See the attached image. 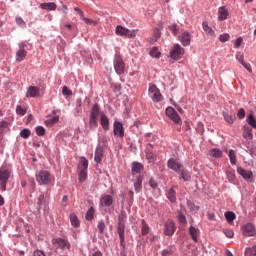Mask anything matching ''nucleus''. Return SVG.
Listing matches in <instances>:
<instances>
[{"label":"nucleus","mask_w":256,"mask_h":256,"mask_svg":"<svg viewBox=\"0 0 256 256\" xmlns=\"http://www.w3.org/2000/svg\"><path fill=\"white\" fill-rule=\"evenodd\" d=\"M36 180L40 185H49L51 181H53V176H51V173L47 170H41L36 175Z\"/></svg>","instance_id":"nucleus-1"},{"label":"nucleus","mask_w":256,"mask_h":256,"mask_svg":"<svg viewBox=\"0 0 256 256\" xmlns=\"http://www.w3.org/2000/svg\"><path fill=\"white\" fill-rule=\"evenodd\" d=\"M11 177V171L6 168H0V191H7V182Z\"/></svg>","instance_id":"nucleus-2"},{"label":"nucleus","mask_w":256,"mask_h":256,"mask_svg":"<svg viewBox=\"0 0 256 256\" xmlns=\"http://www.w3.org/2000/svg\"><path fill=\"white\" fill-rule=\"evenodd\" d=\"M87 169H89V162L83 161L78 164V179L79 183L87 181Z\"/></svg>","instance_id":"nucleus-3"},{"label":"nucleus","mask_w":256,"mask_h":256,"mask_svg":"<svg viewBox=\"0 0 256 256\" xmlns=\"http://www.w3.org/2000/svg\"><path fill=\"white\" fill-rule=\"evenodd\" d=\"M148 95L154 103H161V101H163L161 90H159L155 85H150Z\"/></svg>","instance_id":"nucleus-4"},{"label":"nucleus","mask_w":256,"mask_h":256,"mask_svg":"<svg viewBox=\"0 0 256 256\" xmlns=\"http://www.w3.org/2000/svg\"><path fill=\"white\" fill-rule=\"evenodd\" d=\"M116 35L120 37H128V39H133L137 36V30H129L121 25L116 27Z\"/></svg>","instance_id":"nucleus-5"},{"label":"nucleus","mask_w":256,"mask_h":256,"mask_svg":"<svg viewBox=\"0 0 256 256\" xmlns=\"http://www.w3.org/2000/svg\"><path fill=\"white\" fill-rule=\"evenodd\" d=\"M114 69L117 75H123V73H125V62H123V58L121 57V55H115Z\"/></svg>","instance_id":"nucleus-6"},{"label":"nucleus","mask_w":256,"mask_h":256,"mask_svg":"<svg viewBox=\"0 0 256 256\" xmlns=\"http://www.w3.org/2000/svg\"><path fill=\"white\" fill-rule=\"evenodd\" d=\"M18 51L16 52V61L18 63H21V61L25 60V57H27V50H25V47H27V44L25 42H21L18 44Z\"/></svg>","instance_id":"nucleus-7"},{"label":"nucleus","mask_w":256,"mask_h":256,"mask_svg":"<svg viewBox=\"0 0 256 256\" xmlns=\"http://www.w3.org/2000/svg\"><path fill=\"white\" fill-rule=\"evenodd\" d=\"M166 115L169 117V119H171V121H173V123H176V125H181V116L177 114V111H175L173 107L166 108Z\"/></svg>","instance_id":"nucleus-8"},{"label":"nucleus","mask_w":256,"mask_h":256,"mask_svg":"<svg viewBox=\"0 0 256 256\" xmlns=\"http://www.w3.org/2000/svg\"><path fill=\"white\" fill-rule=\"evenodd\" d=\"M177 231V227L175 226V222L173 220H167L164 224V234L168 237H171Z\"/></svg>","instance_id":"nucleus-9"},{"label":"nucleus","mask_w":256,"mask_h":256,"mask_svg":"<svg viewBox=\"0 0 256 256\" xmlns=\"http://www.w3.org/2000/svg\"><path fill=\"white\" fill-rule=\"evenodd\" d=\"M236 61H238L249 73H253V68H251V64L245 62V56L243 53H236Z\"/></svg>","instance_id":"nucleus-10"},{"label":"nucleus","mask_w":256,"mask_h":256,"mask_svg":"<svg viewBox=\"0 0 256 256\" xmlns=\"http://www.w3.org/2000/svg\"><path fill=\"white\" fill-rule=\"evenodd\" d=\"M183 51V48L181 45L176 44L170 51V57L171 59H174L175 61L181 59V53Z\"/></svg>","instance_id":"nucleus-11"},{"label":"nucleus","mask_w":256,"mask_h":256,"mask_svg":"<svg viewBox=\"0 0 256 256\" xmlns=\"http://www.w3.org/2000/svg\"><path fill=\"white\" fill-rule=\"evenodd\" d=\"M26 97L37 98L41 97V89L37 86H29L26 92Z\"/></svg>","instance_id":"nucleus-12"},{"label":"nucleus","mask_w":256,"mask_h":256,"mask_svg":"<svg viewBox=\"0 0 256 256\" xmlns=\"http://www.w3.org/2000/svg\"><path fill=\"white\" fill-rule=\"evenodd\" d=\"M132 175H141L143 177V171H145V167L141 162H132Z\"/></svg>","instance_id":"nucleus-13"},{"label":"nucleus","mask_w":256,"mask_h":256,"mask_svg":"<svg viewBox=\"0 0 256 256\" xmlns=\"http://www.w3.org/2000/svg\"><path fill=\"white\" fill-rule=\"evenodd\" d=\"M113 205V196L104 194L100 197V207H111Z\"/></svg>","instance_id":"nucleus-14"},{"label":"nucleus","mask_w":256,"mask_h":256,"mask_svg":"<svg viewBox=\"0 0 256 256\" xmlns=\"http://www.w3.org/2000/svg\"><path fill=\"white\" fill-rule=\"evenodd\" d=\"M179 41L183 47H189V45H191V34L189 31H184L179 37Z\"/></svg>","instance_id":"nucleus-15"},{"label":"nucleus","mask_w":256,"mask_h":256,"mask_svg":"<svg viewBox=\"0 0 256 256\" xmlns=\"http://www.w3.org/2000/svg\"><path fill=\"white\" fill-rule=\"evenodd\" d=\"M114 135L115 137H125V129H123V124L121 122H114Z\"/></svg>","instance_id":"nucleus-16"},{"label":"nucleus","mask_w":256,"mask_h":256,"mask_svg":"<svg viewBox=\"0 0 256 256\" xmlns=\"http://www.w3.org/2000/svg\"><path fill=\"white\" fill-rule=\"evenodd\" d=\"M52 243L55 247H59L60 249H69V242L63 238H55L52 240Z\"/></svg>","instance_id":"nucleus-17"},{"label":"nucleus","mask_w":256,"mask_h":256,"mask_svg":"<svg viewBox=\"0 0 256 256\" xmlns=\"http://www.w3.org/2000/svg\"><path fill=\"white\" fill-rule=\"evenodd\" d=\"M243 235H245V237H255V226H253V224H246L243 228Z\"/></svg>","instance_id":"nucleus-18"},{"label":"nucleus","mask_w":256,"mask_h":256,"mask_svg":"<svg viewBox=\"0 0 256 256\" xmlns=\"http://www.w3.org/2000/svg\"><path fill=\"white\" fill-rule=\"evenodd\" d=\"M118 234L120 238V245L124 247L123 243H125V223L118 222Z\"/></svg>","instance_id":"nucleus-19"},{"label":"nucleus","mask_w":256,"mask_h":256,"mask_svg":"<svg viewBox=\"0 0 256 256\" xmlns=\"http://www.w3.org/2000/svg\"><path fill=\"white\" fill-rule=\"evenodd\" d=\"M229 17V10L227 7L222 6L218 8V21H225Z\"/></svg>","instance_id":"nucleus-20"},{"label":"nucleus","mask_w":256,"mask_h":256,"mask_svg":"<svg viewBox=\"0 0 256 256\" xmlns=\"http://www.w3.org/2000/svg\"><path fill=\"white\" fill-rule=\"evenodd\" d=\"M237 173H239L241 175V177H243V179H245V181H249V179L253 178V172H251L249 170H245L241 167L237 168Z\"/></svg>","instance_id":"nucleus-21"},{"label":"nucleus","mask_w":256,"mask_h":256,"mask_svg":"<svg viewBox=\"0 0 256 256\" xmlns=\"http://www.w3.org/2000/svg\"><path fill=\"white\" fill-rule=\"evenodd\" d=\"M199 234H200L199 228H195L193 226H190L189 235L195 243H197V241L199 239Z\"/></svg>","instance_id":"nucleus-22"},{"label":"nucleus","mask_w":256,"mask_h":256,"mask_svg":"<svg viewBox=\"0 0 256 256\" xmlns=\"http://www.w3.org/2000/svg\"><path fill=\"white\" fill-rule=\"evenodd\" d=\"M100 123H101L104 131H108L109 130V118L107 117V115H105V113H101V115H100Z\"/></svg>","instance_id":"nucleus-23"},{"label":"nucleus","mask_w":256,"mask_h":256,"mask_svg":"<svg viewBox=\"0 0 256 256\" xmlns=\"http://www.w3.org/2000/svg\"><path fill=\"white\" fill-rule=\"evenodd\" d=\"M134 189L136 193H139L141 189H143V176L139 175L137 176L136 182H134Z\"/></svg>","instance_id":"nucleus-24"},{"label":"nucleus","mask_w":256,"mask_h":256,"mask_svg":"<svg viewBox=\"0 0 256 256\" xmlns=\"http://www.w3.org/2000/svg\"><path fill=\"white\" fill-rule=\"evenodd\" d=\"M168 167L169 169H172V171L176 172L183 169V166L177 161H168Z\"/></svg>","instance_id":"nucleus-25"},{"label":"nucleus","mask_w":256,"mask_h":256,"mask_svg":"<svg viewBox=\"0 0 256 256\" xmlns=\"http://www.w3.org/2000/svg\"><path fill=\"white\" fill-rule=\"evenodd\" d=\"M40 7L41 9H45L46 11H55V9H57V4H55L54 2H46L42 3Z\"/></svg>","instance_id":"nucleus-26"},{"label":"nucleus","mask_w":256,"mask_h":256,"mask_svg":"<svg viewBox=\"0 0 256 256\" xmlns=\"http://www.w3.org/2000/svg\"><path fill=\"white\" fill-rule=\"evenodd\" d=\"M243 137L244 139H253V129L249 126H244L243 127Z\"/></svg>","instance_id":"nucleus-27"},{"label":"nucleus","mask_w":256,"mask_h":256,"mask_svg":"<svg viewBox=\"0 0 256 256\" xmlns=\"http://www.w3.org/2000/svg\"><path fill=\"white\" fill-rule=\"evenodd\" d=\"M209 155L215 159H221V157H223V151H221L219 148H213L209 151Z\"/></svg>","instance_id":"nucleus-28"},{"label":"nucleus","mask_w":256,"mask_h":256,"mask_svg":"<svg viewBox=\"0 0 256 256\" xmlns=\"http://www.w3.org/2000/svg\"><path fill=\"white\" fill-rule=\"evenodd\" d=\"M153 149V144H148L145 150L146 159L151 161V159H155V154L151 151Z\"/></svg>","instance_id":"nucleus-29"},{"label":"nucleus","mask_w":256,"mask_h":256,"mask_svg":"<svg viewBox=\"0 0 256 256\" xmlns=\"http://www.w3.org/2000/svg\"><path fill=\"white\" fill-rule=\"evenodd\" d=\"M203 31L207 33V35H210V37H215V31H213V28L209 26L207 22L202 23Z\"/></svg>","instance_id":"nucleus-30"},{"label":"nucleus","mask_w":256,"mask_h":256,"mask_svg":"<svg viewBox=\"0 0 256 256\" xmlns=\"http://www.w3.org/2000/svg\"><path fill=\"white\" fill-rule=\"evenodd\" d=\"M94 161H103V147L98 146L96 148Z\"/></svg>","instance_id":"nucleus-31"},{"label":"nucleus","mask_w":256,"mask_h":256,"mask_svg":"<svg viewBox=\"0 0 256 256\" xmlns=\"http://www.w3.org/2000/svg\"><path fill=\"white\" fill-rule=\"evenodd\" d=\"M99 111V104H94L90 112V117L97 119L99 117Z\"/></svg>","instance_id":"nucleus-32"},{"label":"nucleus","mask_w":256,"mask_h":256,"mask_svg":"<svg viewBox=\"0 0 256 256\" xmlns=\"http://www.w3.org/2000/svg\"><path fill=\"white\" fill-rule=\"evenodd\" d=\"M175 195H176L175 189L171 188L167 192V199H169V201H171V203H175V201H177V197Z\"/></svg>","instance_id":"nucleus-33"},{"label":"nucleus","mask_w":256,"mask_h":256,"mask_svg":"<svg viewBox=\"0 0 256 256\" xmlns=\"http://www.w3.org/2000/svg\"><path fill=\"white\" fill-rule=\"evenodd\" d=\"M55 123H59V116H54L48 120L45 121L46 127H53Z\"/></svg>","instance_id":"nucleus-34"},{"label":"nucleus","mask_w":256,"mask_h":256,"mask_svg":"<svg viewBox=\"0 0 256 256\" xmlns=\"http://www.w3.org/2000/svg\"><path fill=\"white\" fill-rule=\"evenodd\" d=\"M142 228H141V235L145 236V235H149V224H147V222L145 220H142Z\"/></svg>","instance_id":"nucleus-35"},{"label":"nucleus","mask_w":256,"mask_h":256,"mask_svg":"<svg viewBox=\"0 0 256 256\" xmlns=\"http://www.w3.org/2000/svg\"><path fill=\"white\" fill-rule=\"evenodd\" d=\"M85 217L87 221H93V218L95 217V208L90 207L89 210L86 212Z\"/></svg>","instance_id":"nucleus-36"},{"label":"nucleus","mask_w":256,"mask_h":256,"mask_svg":"<svg viewBox=\"0 0 256 256\" xmlns=\"http://www.w3.org/2000/svg\"><path fill=\"white\" fill-rule=\"evenodd\" d=\"M247 123L250 125V127H253V129H256V119H255V116H253L252 114H250L247 117Z\"/></svg>","instance_id":"nucleus-37"},{"label":"nucleus","mask_w":256,"mask_h":256,"mask_svg":"<svg viewBox=\"0 0 256 256\" xmlns=\"http://www.w3.org/2000/svg\"><path fill=\"white\" fill-rule=\"evenodd\" d=\"M150 56L155 57L156 59H159V57H161V52H159V48L153 47L150 50Z\"/></svg>","instance_id":"nucleus-38"},{"label":"nucleus","mask_w":256,"mask_h":256,"mask_svg":"<svg viewBox=\"0 0 256 256\" xmlns=\"http://www.w3.org/2000/svg\"><path fill=\"white\" fill-rule=\"evenodd\" d=\"M70 221H71V225L73 227H79V219L77 218V215L71 214L70 215Z\"/></svg>","instance_id":"nucleus-39"},{"label":"nucleus","mask_w":256,"mask_h":256,"mask_svg":"<svg viewBox=\"0 0 256 256\" xmlns=\"http://www.w3.org/2000/svg\"><path fill=\"white\" fill-rule=\"evenodd\" d=\"M245 256H256V246L245 249Z\"/></svg>","instance_id":"nucleus-40"},{"label":"nucleus","mask_w":256,"mask_h":256,"mask_svg":"<svg viewBox=\"0 0 256 256\" xmlns=\"http://www.w3.org/2000/svg\"><path fill=\"white\" fill-rule=\"evenodd\" d=\"M99 123L97 122V118H89V127L90 129H97Z\"/></svg>","instance_id":"nucleus-41"},{"label":"nucleus","mask_w":256,"mask_h":256,"mask_svg":"<svg viewBox=\"0 0 256 256\" xmlns=\"http://www.w3.org/2000/svg\"><path fill=\"white\" fill-rule=\"evenodd\" d=\"M20 137H22V139H29V137H31V130L29 129H23L20 132Z\"/></svg>","instance_id":"nucleus-42"},{"label":"nucleus","mask_w":256,"mask_h":256,"mask_svg":"<svg viewBox=\"0 0 256 256\" xmlns=\"http://www.w3.org/2000/svg\"><path fill=\"white\" fill-rule=\"evenodd\" d=\"M180 171H181L180 179H183V181H189V179H191V174H189L187 171L183 170V168Z\"/></svg>","instance_id":"nucleus-43"},{"label":"nucleus","mask_w":256,"mask_h":256,"mask_svg":"<svg viewBox=\"0 0 256 256\" xmlns=\"http://www.w3.org/2000/svg\"><path fill=\"white\" fill-rule=\"evenodd\" d=\"M225 218L228 221V223H233V221H235V213H233V212H226L225 213Z\"/></svg>","instance_id":"nucleus-44"},{"label":"nucleus","mask_w":256,"mask_h":256,"mask_svg":"<svg viewBox=\"0 0 256 256\" xmlns=\"http://www.w3.org/2000/svg\"><path fill=\"white\" fill-rule=\"evenodd\" d=\"M81 19H82V21H84V23H86V25H93L94 27H96V25H98L97 21L87 18L85 16Z\"/></svg>","instance_id":"nucleus-45"},{"label":"nucleus","mask_w":256,"mask_h":256,"mask_svg":"<svg viewBox=\"0 0 256 256\" xmlns=\"http://www.w3.org/2000/svg\"><path fill=\"white\" fill-rule=\"evenodd\" d=\"M178 221L179 223H182L183 225H187V218L182 212H178Z\"/></svg>","instance_id":"nucleus-46"},{"label":"nucleus","mask_w":256,"mask_h":256,"mask_svg":"<svg viewBox=\"0 0 256 256\" xmlns=\"http://www.w3.org/2000/svg\"><path fill=\"white\" fill-rule=\"evenodd\" d=\"M126 219H127V213L125 211H121L118 216V223H125Z\"/></svg>","instance_id":"nucleus-47"},{"label":"nucleus","mask_w":256,"mask_h":256,"mask_svg":"<svg viewBox=\"0 0 256 256\" xmlns=\"http://www.w3.org/2000/svg\"><path fill=\"white\" fill-rule=\"evenodd\" d=\"M229 39H231V36L227 33H224L219 36V41H221V43H227V41H229Z\"/></svg>","instance_id":"nucleus-48"},{"label":"nucleus","mask_w":256,"mask_h":256,"mask_svg":"<svg viewBox=\"0 0 256 256\" xmlns=\"http://www.w3.org/2000/svg\"><path fill=\"white\" fill-rule=\"evenodd\" d=\"M16 23L19 27H22V29H25V27H27V24L25 23V21H23V18L21 17H16Z\"/></svg>","instance_id":"nucleus-49"},{"label":"nucleus","mask_w":256,"mask_h":256,"mask_svg":"<svg viewBox=\"0 0 256 256\" xmlns=\"http://www.w3.org/2000/svg\"><path fill=\"white\" fill-rule=\"evenodd\" d=\"M168 29L173 33V35H178L179 33V28H177V24L170 25Z\"/></svg>","instance_id":"nucleus-50"},{"label":"nucleus","mask_w":256,"mask_h":256,"mask_svg":"<svg viewBox=\"0 0 256 256\" xmlns=\"http://www.w3.org/2000/svg\"><path fill=\"white\" fill-rule=\"evenodd\" d=\"M36 134L39 137H43V135H45V129L43 128V126L36 127Z\"/></svg>","instance_id":"nucleus-51"},{"label":"nucleus","mask_w":256,"mask_h":256,"mask_svg":"<svg viewBox=\"0 0 256 256\" xmlns=\"http://www.w3.org/2000/svg\"><path fill=\"white\" fill-rule=\"evenodd\" d=\"M16 113H17V115H25L27 113V109H25L21 106H17Z\"/></svg>","instance_id":"nucleus-52"},{"label":"nucleus","mask_w":256,"mask_h":256,"mask_svg":"<svg viewBox=\"0 0 256 256\" xmlns=\"http://www.w3.org/2000/svg\"><path fill=\"white\" fill-rule=\"evenodd\" d=\"M98 231L99 233H103L105 231V221L100 220L98 222Z\"/></svg>","instance_id":"nucleus-53"},{"label":"nucleus","mask_w":256,"mask_h":256,"mask_svg":"<svg viewBox=\"0 0 256 256\" xmlns=\"http://www.w3.org/2000/svg\"><path fill=\"white\" fill-rule=\"evenodd\" d=\"M228 156L230 161H236L237 159V154L235 153V150H229Z\"/></svg>","instance_id":"nucleus-54"},{"label":"nucleus","mask_w":256,"mask_h":256,"mask_svg":"<svg viewBox=\"0 0 256 256\" xmlns=\"http://www.w3.org/2000/svg\"><path fill=\"white\" fill-rule=\"evenodd\" d=\"M62 94L70 97V95H73V92L67 86H64L62 88Z\"/></svg>","instance_id":"nucleus-55"},{"label":"nucleus","mask_w":256,"mask_h":256,"mask_svg":"<svg viewBox=\"0 0 256 256\" xmlns=\"http://www.w3.org/2000/svg\"><path fill=\"white\" fill-rule=\"evenodd\" d=\"M7 127H9V122L7 121H1L0 122V133H3V131L5 129H7Z\"/></svg>","instance_id":"nucleus-56"},{"label":"nucleus","mask_w":256,"mask_h":256,"mask_svg":"<svg viewBox=\"0 0 256 256\" xmlns=\"http://www.w3.org/2000/svg\"><path fill=\"white\" fill-rule=\"evenodd\" d=\"M243 43V37H239L236 39L235 43H234V47L235 49H239V47H241V44Z\"/></svg>","instance_id":"nucleus-57"},{"label":"nucleus","mask_w":256,"mask_h":256,"mask_svg":"<svg viewBox=\"0 0 256 256\" xmlns=\"http://www.w3.org/2000/svg\"><path fill=\"white\" fill-rule=\"evenodd\" d=\"M224 234L226 235V237H228V239H233V236L235 235L233 230H224Z\"/></svg>","instance_id":"nucleus-58"},{"label":"nucleus","mask_w":256,"mask_h":256,"mask_svg":"<svg viewBox=\"0 0 256 256\" xmlns=\"http://www.w3.org/2000/svg\"><path fill=\"white\" fill-rule=\"evenodd\" d=\"M173 255V250L171 248H167L162 251V256H170Z\"/></svg>","instance_id":"nucleus-59"},{"label":"nucleus","mask_w":256,"mask_h":256,"mask_svg":"<svg viewBox=\"0 0 256 256\" xmlns=\"http://www.w3.org/2000/svg\"><path fill=\"white\" fill-rule=\"evenodd\" d=\"M224 119H225V121H227V123H229L230 125H233V116H231L229 114H225Z\"/></svg>","instance_id":"nucleus-60"},{"label":"nucleus","mask_w":256,"mask_h":256,"mask_svg":"<svg viewBox=\"0 0 256 256\" xmlns=\"http://www.w3.org/2000/svg\"><path fill=\"white\" fill-rule=\"evenodd\" d=\"M237 117L239 118V119H245V109H240L239 111H238V114H237Z\"/></svg>","instance_id":"nucleus-61"},{"label":"nucleus","mask_w":256,"mask_h":256,"mask_svg":"<svg viewBox=\"0 0 256 256\" xmlns=\"http://www.w3.org/2000/svg\"><path fill=\"white\" fill-rule=\"evenodd\" d=\"M149 185H150V187H152V189H157V187H158L157 181H155L153 178L150 179Z\"/></svg>","instance_id":"nucleus-62"},{"label":"nucleus","mask_w":256,"mask_h":256,"mask_svg":"<svg viewBox=\"0 0 256 256\" xmlns=\"http://www.w3.org/2000/svg\"><path fill=\"white\" fill-rule=\"evenodd\" d=\"M74 11H76V13H78V15L80 16V19H82L85 16V14L82 12V10L80 8L75 7Z\"/></svg>","instance_id":"nucleus-63"},{"label":"nucleus","mask_w":256,"mask_h":256,"mask_svg":"<svg viewBox=\"0 0 256 256\" xmlns=\"http://www.w3.org/2000/svg\"><path fill=\"white\" fill-rule=\"evenodd\" d=\"M154 33H155L157 39H159V37H161V30H159V28H156L154 30Z\"/></svg>","instance_id":"nucleus-64"}]
</instances>
